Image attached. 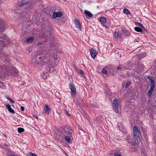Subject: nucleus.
<instances>
[{
    "label": "nucleus",
    "instance_id": "de8ad7c7",
    "mask_svg": "<svg viewBox=\"0 0 156 156\" xmlns=\"http://www.w3.org/2000/svg\"><path fill=\"white\" fill-rule=\"evenodd\" d=\"M3 2V0H0V4L2 3Z\"/></svg>",
    "mask_w": 156,
    "mask_h": 156
},
{
    "label": "nucleus",
    "instance_id": "603ef678",
    "mask_svg": "<svg viewBox=\"0 0 156 156\" xmlns=\"http://www.w3.org/2000/svg\"><path fill=\"white\" fill-rule=\"evenodd\" d=\"M3 134L4 136H6V135H5L4 134Z\"/></svg>",
    "mask_w": 156,
    "mask_h": 156
},
{
    "label": "nucleus",
    "instance_id": "9b49d317",
    "mask_svg": "<svg viewBox=\"0 0 156 156\" xmlns=\"http://www.w3.org/2000/svg\"><path fill=\"white\" fill-rule=\"evenodd\" d=\"M84 13L86 14L87 17L88 19L91 18L93 16L92 14L87 10H85L84 11Z\"/></svg>",
    "mask_w": 156,
    "mask_h": 156
},
{
    "label": "nucleus",
    "instance_id": "ddd939ff",
    "mask_svg": "<svg viewBox=\"0 0 156 156\" xmlns=\"http://www.w3.org/2000/svg\"><path fill=\"white\" fill-rule=\"evenodd\" d=\"M133 134L134 135H139V132L137 127L135 126L133 128Z\"/></svg>",
    "mask_w": 156,
    "mask_h": 156
},
{
    "label": "nucleus",
    "instance_id": "5701e85b",
    "mask_svg": "<svg viewBox=\"0 0 156 156\" xmlns=\"http://www.w3.org/2000/svg\"><path fill=\"white\" fill-rule=\"evenodd\" d=\"M48 75L47 73L44 72L42 75V76L44 79H47Z\"/></svg>",
    "mask_w": 156,
    "mask_h": 156
},
{
    "label": "nucleus",
    "instance_id": "423d86ee",
    "mask_svg": "<svg viewBox=\"0 0 156 156\" xmlns=\"http://www.w3.org/2000/svg\"><path fill=\"white\" fill-rule=\"evenodd\" d=\"M64 131L69 136H71L72 135V130L69 128V126H66L64 128Z\"/></svg>",
    "mask_w": 156,
    "mask_h": 156
},
{
    "label": "nucleus",
    "instance_id": "f257e3e1",
    "mask_svg": "<svg viewBox=\"0 0 156 156\" xmlns=\"http://www.w3.org/2000/svg\"><path fill=\"white\" fill-rule=\"evenodd\" d=\"M43 53H41L40 55H37L35 57L32 59V62L34 64H36L40 66L39 69L41 70L42 69V66L44 64L47 65L45 67V69L48 72H52L55 69V64L58 63V61L59 59V57L57 55L54 56L55 62H50L48 61L45 58V55L47 54L46 51H43Z\"/></svg>",
    "mask_w": 156,
    "mask_h": 156
},
{
    "label": "nucleus",
    "instance_id": "a18cd8bd",
    "mask_svg": "<svg viewBox=\"0 0 156 156\" xmlns=\"http://www.w3.org/2000/svg\"><path fill=\"white\" fill-rule=\"evenodd\" d=\"M154 66L155 69V71H156V61L155 62V64L154 65Z\"/></svg>",
    "mask_w": 156,
    "mask_h": 156
},
{
    "label": "nucleus",
    "instance_id": "aec40b11",
    "mask_svg": "<svg viewBox=\"0 0 156 156\" xmlns=\"http://www.w3.org/2000/svg\"><path fill=\"white\" fill-rule=\"evenodd\" d=\"M100 21L103 23H105L107 22L106 18L104 17H101L100 18Z\"/></svg>",
    "mask_w": 156,
    "mask_h": 156
},
{
    "label": "nucleus",
    "instance_id": "c9c22d12",
    "mask_svg": "<svg viewBox=\"0 0 156 156\" xmlns=\"http://www.w3.org/2000/svg\"><path fill=\"white\" fill-rule=\"evenodd\" d=\"M130 147L133 149H135V147L134 144H133V145H131V146Z\"/></svg>",
    "mask_w": 156,
    "mask_h": 156
},
{
    "label": "nucleus",
    "instance_id": "9d476101",
    "mask_svg": "<svg viewBox=\"0 0 156 156\" xmlns=\"http://www.w3.org/2000/svg\"><path fill=\"white\" fill-rule=\"evenodd\" d=\"M5 106L6 107V108L8 109V111L10 113H13V114H15V112L14 111V110L12 109L11 108V106L9 104H6L5 105Z\"/></svg>",
    "mask_w": 156,
    "mask_h": 156
},
{
    "label": "nucleus",
    "instance_id": "dca6fc26",
    "mask_svg": "<svg viewBox=\"0 0 156 156\" xmlns=\"http://www.w3.org/2000/svg\"><path fill=\"white\" fill-rule=\"evenodd\" d=\"M44 109L45 113L48 114L50 111V109L47 105H45Z\"/></svg>",
    "mask_w": 156,
    "mask_h": 156
},
{
    "label": "nucleus",
    "instance_id": "49530a36",
    "mask_svg": "<svg viewBox=\"0 0 156 156\" xmlns=\"http://www.w3.org/2000/svg\"><path fill=\"white\" fill-rule=\"evenodd\" d=\"M0 147H1L2 148H4L5 147H4L3 146H2L1 145H0Z\"/></svg>",
    "mask_w": 156,
    "mask_h": 156
},
{
    "label": "nucleus",
    "instance_id": "4be33fe9",
    "mask_svg": "<svg viewBox=\"0 0 156 156\" xmlns=\"http://www.w3.org/2000/svg\"><path fill=\"white\" fill-rule=\"evenodd\" d=\"M147 79L149 80L150 81V82H151V83H154V80H153L152 78H151V77H150V76H148L147 77Z\"/></svg>",
    "mask_w": 156,
    "mask_h": 156
},
{
    "label": "nucleus",
    "instance_id": "7ed1b4c3",
    "mask_svg": "<svg viewBox=\"0 0 156 156\" xmlns=\"http://www.w3.org/2000/svg\"><path fill=\"white\" fill-rule=\"evenodd\" d=\"M112 106L114 111L116 113H118V101L116 99H114L112 103Z\"/></svg>",
    "mask_w": 156,
    "mask_h": 156
},
{
    "label": "nucleus",
    "instance_id": "4c0bfd02",
    "mask_svg": "<svg viewBox=\"0 0 156 156\" xmlns=\"http://www.w3.org/2000/svg\"><path fill=\"white\" fill-rule=\"evenodd\" d=\"M20 109L22 111H24V108L23 106H21L20 107Z\"/></svg>",
    "mask_w": 156,
    "mask_h": 156
},
{
    "label": "nucleus",
    "instance_id": "a878e982",
    "mask_svg": "<svg viewBox=\"0 0 156 156\" xmlns=\"http://www.w3.org/2000/svg\"><path fill=\"white\" fill-rule=\"evenodd\" d=\"M24 131V129L22 128H18V133H21Z\"/></svg>",
    "mask_w": 156,
    "mask_h": 156
},
{
    "label": "nucleus",
    "instance_id": "3c124183",
    "mask_svg": "<svg viewBox=\"0 0 156 156\" xmlns=\"http://www.w3.org/2000/svg\"><path fill=\"white\" fill-rule=\"evenodd\" d=\"M65 154L66 155V156H69L68 155V154L66 152H64Z\"/></svg>",
    "mask_w": 156,
    "mask_h": 156
},
{
    "label": "nucleus",
    "instance_id": "f8f14e48",
    "mask_svg": "<svg viewBox=\"0 0 156 156\" xmlns=\"http://www.w3.org/2000/svg\"><path fill=\"white\" fill-rule=\"evenodd\" d=\"M134 138L136 144H138L140 141V138L139 135H135L134 136Z\"/></svg>",
    "mask_w": 156,
    "mask_h": 156
},
{
    "label": "nucleus",
    "instance_id": "c85d7f7f",
    "mask_svg": "<svg viewBox=\"0 0 156 156\" xmlns=\"http://www.w3.org/2000/svg\"><path fill=\"white\" fill-rule=\"evenodd\" d=\"M102 72L103 73H104V74H106V75L107 74H108V72H107V71L106 69H102Z\"/></svg>",
    "mask_w": 156,
    "mask_h": 156
},
{
    "label": "nucleus",
    "instance_id": "37998d69",
    "mask_svg": "<svg viewBox=\"0 0 156 156\" xmlns=\"http://www.w3.org/2000/svg\"><path fill=\"white\" fill-rule=\"evenodd\" d=\"M114 156H121V155L119 154H116L114 155Z\"/></svg>",
    "mask_w": 156,
    "mask_h": 156
},
{
    "label": "nucleus",
    "instance_id": "f3484780",
    "mask_svg": "<svg viewBox=\"0 0 156 156\" xmlns=\"http://www.w3.org/2000/svg\"><path fill=\"white\" fill-rule=\"evenodd\" d=\"M134 30L135 31L139 32H140L141 33L143 34L144 32L143 31V30L141 28L138 27H135L134 28Z\"/></svg>",
    "mask_w": 156,
    "mask_h": 156
},
{
    "label": "nucleus",
    "instance_id": "f704fd0d",
    "mask_svg": "<svg viewBox=\"0 0 156 156\" xmlns=\"http://www.w3.org/2000/svg\"><path fill=\"white\" fill-rule=\"evenodd\" d=\"M6 155L7 156H16V155L10 153H7L6 154Z\"/></svg>",
    "mask_w": 156,
    "mask_h": 156
},
{
    "label": "nucleus",
    "instance_id": "e433bc0d",
    "mask_svg": "<svg viewBox=\"0 0 156 156\" xmlns=\"http://www.w3.org/2000/svg\"><path fill=\"white\" fill-rule=\"evenodd\" d=\"M79 73L80 74H81L82 75L84 73L83 70L82 69L80 70Z\"/></svg>",
    "mask_w": 156,
    "mask_h": 156
},
{
    "label": "nucleus",
    "instance_id": "2eb2a0df",
    "mask_svg": "<svg viewBox=\"0 0 156 156\" xmlns=\"http://www.w3.org/2000/svg\"><path fill=\"white\" fill-rule=\"evenodd\" d=\"M27 1L25 2L24 0H22L21 1V3L19 4V6L22 7L24 5L28 4L29 3V1L28 0H27Z\"/></svg>",
    "mask_w": 156,
    "mask_h": 156
},
{
    "label": "nucleus",
    "instance_id": "a211bd4d",
    "mask_svg": "<svg viewBox=\"0 0 156 156\" xmlns=\"http://www.w3.org/2000/svg\"><path fill=\"white\" fill-rule=\"evenodd\" d=\"M34 37H31L27 38L26 42L27 43H31L34 39Z\"/></svg>",
    "mask_w": 156,
    "mask_h": 156
},
{
    "label": "nucleus",
    "instance_id": "6ab92c4d",
    "mask_svg": "<svg viewBox=\"0 0 156 156\" xmlns=\"http://www.w3.org/2000/svg\"><path fill=\"white\" fill-rule=\"evenodd\" d=\"M64 139L69 143L71 142V139L68 136H64Z\"/></svg>",
    "mask_w": 156,
    "mask_h": 156
},
{
    "label": "nucleus",
    "instance_id": "4468645a",
    "mask_svg": "<svg viewBox=\"0 0 156 156\" xmlns=\"http://www.w3.org/2000/svg\"><path fill=\"white\" fill-rule=\"evenodd\" d=\"M5 42H7L6 37H0V43H2L5 45L6 44H7L5 43Z\"/></svg>",
    "mask_w": 156,
    "mask_h": 156
},
{
    "label": "nucleus",
    "instance_id": "a19ab883",
    "mask_svg": "<svg viewBox=\"0 0 156 156\" xmlns=\"http://www.w3.org/2000/svg\"><path fill=\"white\" fill-rule=\"evenodd\" d=\"M5 98L6 99H7L9 100V99H10L11 98H10L8 96H6L5 97Z\"/></svg>",
    "mask_w": 156,
    "mask_h": 156
},
{
    "label": "nucleus",
    "instance_id": "c756f323",
    "mask_svg": "<svg viewBox=\"0 0 156 156\" xmlns=\"http://www.w3.org/2000/svg\"><path fill=\"white\" fill-rule=\"evenodd\" d=\"M64 111L65 113L68 116H70V114L69 113L68 111L66 109H64Z\"/></svg>",
    "mask_w": 156,
    "mask_h": 156
},
{
    "label": "nucleus",
    "instance_id": "39448f33",
    "mask_svg": "<svg viewBox=\"0 0 156 156\" xmlns=\"http://www.w3.org/2000/svg\"><path fill=\"white\" fill-rule=\"evenodd\" d=\"M150 87L148 91V95L150 98L151 97V94L154 91L155 87V83H150Z\"/></svg>",
    "mask_w": 156,
    "mask_h": 156
},
{
    "label": "nucleus",
    "instance_id": "ea45409f",
    "mask_svg": "<svg viewBox=\"0 0 156 156\" xmlns=\"http://www.w3.org/2000/svg\"><path fill=\"white\" fill-rule=\"evenodd\" d=\"M139 39L138 38H137V39H136V40H134V43L136 42L139 41Z\"/></svg>",
    "mask_w": 156,
    "mask_h": 156
},
{
    "label": "nucleus",
    "instance_id": "72a5a7b5",
    "mask_svg": "<svg viewBox=\"0 0 156 156\" xmlns=\"http://www.w3.org/2000/svg\"><path fill=\"white\" fill-rule=\"evenodd\" d=\"M130 82H127L125 85V87L126 88H127L129 86V85L130 84Z\"/></svg>",
    "mask_w": 156,
    "mask_h": 156
},
{
    "label": "nucleus",
    "instance_id": "412c9836",
    "mask_svg": "<svg viewBox=\"0 0 156 156\" xmlns=\"http://www.w3.org/2000/svg\"><path fill=\"white\" fill-rule=\"evenodd\" d=\"M135 25L138 26H139L140 28H142L144 27V26L141 23L138 22H134Z\"/></svg>",
    "mask_w": 156,
    "mask_h": 156
},
{
    "label": "nucleus",
    "instance_id": "c03bdc74",
    "mask_svg": "<svg viewBox=\"0 0 156 156\" xmlns=\"http://www.w3.org/2000/svg\"><path fill=\"white\" fill-rule=\"evenodd\" d=\"M34 116L35 118H36L37 119H38V116H37V115H34Z\"/></svg>",
    "mask_w": 156,
    "mask_h": 156
},
{
    "label": "nucleus",
    "instance_id": "f03ea898",
    "mask_svg": "<svg viewBox=\"0 0 156 156\" xmlns=\"http://www.w3.org/2000/svg\"><path fill=\"white\" fill-rule=\"evenodd\" d=\"M45 24H43L41 27L43 30H44V31H45L44 30L45 29H46V30H48V31L44 32L43 34V37L46 39L45 41H48L49 40L51 39V40H52L53 39V37L52 36V34L51 32L49 31L50 30V29H49L50 26H47V27H45Z\"/></svg>",
    "mask_w": 156,
    "mask_h": 156
},
{
    "label": "nucleus",
    "instance_id": "2f4dec72",
    "mask_svg": "<svg viewBox=\"0 0 156 156\" xmlns=\"http://www.w3.org/2000/svg\"><path fill=\"white\" fill-rule=\"evenodd\" d=\"M142 30H143V31L144 32L143 34L145 33V31L146 32H148V31L144 27V26L143 27L141 28Z\"/></svg>",
    "mask_w": 156,
    "mask_h": 156
},
{
    "label": "nucleus",
    "instance_id": "bb28decb",
    "mask_svg": "<svg viewBox=\"0 0 156 156\" xmlns=\"http://www.w3.org/2000/svg\"><path fill=\"white\" fill-rule=\"evenodd\" d=\"M27 156H37V155L35 154L30 152L28 154Z\"/></svg>",
    "mask_w": 156,
    "mask_h": 156
},
{
    "label": "nucleus",
    "instance_id": "09e8293b",
    "mask_svg": "<svg viewBox=\"0 0 156 156\" xmlns=\"http://www.w3.org/2000/svg\"><path fill=\"white\" fill-rule=\"evenodd\" d=\"M4 145L5 146V147H8V144H4Z\"/></svg>",
    "mask_w": 156,
    "mask_h": 156
},
{
    "label": "nucleus",
    "instance_id": "1a4fd4ad",
    "mask_svg": "<svg viewBox=\"0 0 156 156\" xmlns=\"http://www.w3.org/2000/svg\"><path fill=\"white\" fill-rule=\"evenodd\" d=\"M63 15L62 13L60 12H53L52 16L54 18L60 17Z\"/></svg>",
    "mask_w": 156,
    "mask_h": 156
},
{
    "label": "nucleus",
    "instance_id": "8fccbe9b",
    "mask_svg": "<svg viewBox=\"0 0 156 156\" xmlns=\"http://www.w3.org/2000/svg\"><path fill=\"white\" fill-rule=\"evenodd\" d=\"M84 114H85V115H86V117H87V114L86 112H84Z\"/></svg>",
    "mask_w": 156,
    "mask_h": 156
},
{
    "label": "nucleus",
    "instance_id": "20e7f679",
    "mask_svg": "<svg viewBox=\"0 0 156 156\" xmlns=\"http://www.w3.org/2000/svg\"><path fill=\"white\" fill-rule=\"evenodd\" d=\"M69 87L71 90V96L72 97L74 98L75 96V95L76 94V89L73 83H69Z\"/></svg>",
    "mask_w": 156,
    "mask_h": 156
},
{
    "label": "nucleus",
    "instance_id": "473e14b6",
    "mask_svg": "<svg viewBox=\"0 0 156 156\" xmlns=\"http://www.w3.org/2000/svg\"><path fill=\"white\" fill-rule=\"evenodd\" d=\"M13 70H14V72L15 73V74H14L15 76H16V75H17V74L18 73V71L16 69H13Z\"/></svg>",
    "mask_w": 156,
    "mask_h": 156
},
{
    "label": "nucleus",
    "instance_id": "393cba45",
    "mask_svg": "<svg viewBox=\"0 0 156 156\" xmlns=\"http://www.w3.org/2000/svg\"><path fill=\"white\" fill-rule=\"evenodd\" d=\"M123 12L126 15L129 14L130 13L129 10L127 9H124Z\"/></svg>",
    "mask_w": 156,
    "mask_h": 156
},
{
    "label": "nucleus",
    "instance_id": "b1692460",
    "mask_svg": "<svg viewBox=\"0 0 156 156\" xmlns=\"http://www.w3.org/2000/svg\"><path fill=\"white\" fill-rule=\"evenodd\" d=\"M37 45L41 48L42 47H43L44 46V44H43V43L42 42H38L37 44Z\"/></svg>",
    "mask_w": 156,
    "mask_h": 156
},
{
    "label": "nucleus",
    "instance_id": "7c9ffc66",
    "mask_svg": "<svg viewBox=\"0 0 156 156\" xmlns=\"http://www.w3.org/2000/svg\"><path fill=\"white\" fill-rule=\"evenodd\" d=\"M119 34L118 33L116 32L115 33V37L116 38L118 39Z\"/></svg>",
    "mask_w": 156,
    "mask_h": 156
},
{
    "label": "nucleus",
    "instance_id": "cd10ccee",
    "mask_svg": "<svg viewBox=\"0 0 156 156\" xmlns=\"http://www.w3.org/2000/svg\"><path fill=\"white\" fill-rule=\"evenodd\" d=\"M129 141V145L130 147H131V145H133V144H134V143L133 141H132V140H130Z\"/></svg>",
    "mask_w": 156,
    "mask_h": 156
},
{
    "label": "nucleus",
    "instance_id": "79ce46f5",
    "mask_svg": "<svg viewBox=\"0 0 156 156\" xmlns=\"http://www.w3.org/2000/svg\"><path fill=\"white\" fill-rule=\"evenodd\" d=\"M122 69V68L120 66H118L117 68V69L118 70H121Z\"/></svg>",
    "mask_w": 156,
    "mask_h": 156
},
{
    "label": "nucleus",
    "instance_id": "58836bf2",
    "mask_svg": "<svg viewBox=\"0 0 156 156\" xmlns=\"http://www.w3.org/2000/svg\"><path fill=\"white\" fill-rule=\"evenodd\" d=\"M9 100L12 103H14L15 101H13L11 98L9 99Z\"/></svg>",
    "mask_w": 156,
    "mask_h": 156
},
{
    "label": "nucleus",
    "instance_id": "6e6552de",
    "mask_svg": "<svg viewBox=\"0 0 156 156\" xmlns=\"http://www.w3.org/2000/svg\"><path fill=\"white\" fill-rule=\"evenodd\" d=\"M74 23L76 27L78 29H79L80 30H81V27L80 25V21L77 19H75Z\"/></svg>",
    "mask_w": 156,
    "mask_h": 156
},
{
    "label": "nucleus",
    "instance_id": "0eeeda50",
    "mask_svg": "<svg viewBox=\"0 0 156 156\" xmlns=\"http://www.w3.org/2000/svg\"><path fill=\"white\" fill-rule=\"evenodd\" d=\"M90 51L92 58H94L96 57V55L98 53V52L93 48L90 49Z\"/></svg>",
    "mask_w": 156,
    "mask_h": 156
}]
</instances>
